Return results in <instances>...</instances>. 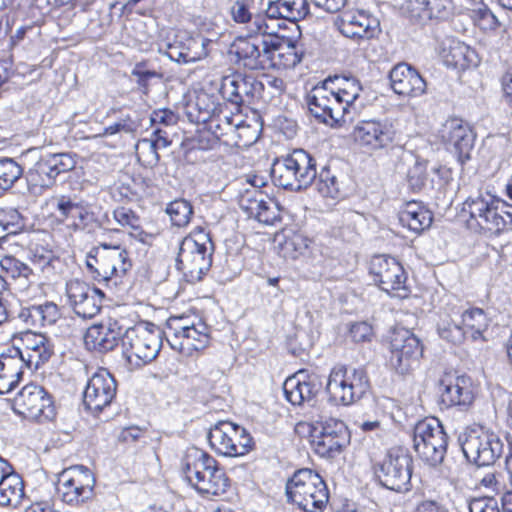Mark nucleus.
I'll use <instances>...</instances> for the list:
<instances>
[{"label":"nucleus","instance_id":"obj_52","mask_svg":"<svg viewBox=\"0 0 512 512\" xmlns=\"http://www.w3.org/2000/svg\"><path fill=\"white\" fill-rule=\"evenodd\" d=\"M428 161L417 158L412 167L409 168L407 179L409 187L413 191H421L427 181Z\"/></svg>","mask_w":512,"mask_h":512},{"label":"nucleus","instance_id":"obj_44","mask_svg":"<svg viewBox=\"0 0 512 512\" xmlns=\"http://www.w3.org/2000/svg\"><path fill=\"white\" fill-rule=\"evenodd\" d=\"M462 324L466 332H471L472 339L478 340L488 328V319L482 309L473 308L463 312Z\"/></svg>","mask_w":512,"mask_h":512},{"label":"nucleus","instance_id":"obj_22","mask_svg":"<svg viewBox=\"0 0 512 512\" xmlns=\"http://www.w3.org/2000/svg\"><path fill=\"white\" fill-rule=\"evenodd\" d=\"M117 384L114 377L104 368L99 369L89 379L84 390V405L93 412H100L111 404L116 395Z\"/></svg>","mask_w":512,"mask_h":512},{"label":"nucleus","instance_id":"obj_55","mask_svg":"<svg viewBox=\"0 0 512 512\" xmlns=\"http://www.w3.org/2000/svg\"><path fill=\"white\" fill-rule=\"evenodd\" d=\"M136 155L138 160L146 167H154L160 160L158 148L148 138L139 140L136 145Z\"/></svg>","mask_w":512,"mask_h":512},{"label":"nucleus","instance_id":"obj_4","mask_svg":"<svg viewBox=\"0 0 512 512\" xmlns=\"http://www.w3.org/2000/svg\"><path fill=\"white\" fill-rule=\"evenodd\" d=\"M214 244L202 228L194 229L179 245L176 266L191 282L202 280L212 266Z\"/></svg>","mask_w":512,"mask_h":512},{"label":"nucleus","instance_id":"obj_58","mask_svg":"<svg viewBox=\"0 0 512 512\" xmlns=\"http://www.w3.org/2000/svg\"><path fill=\"white\" fill-rule=\"evenodd\" d=\"M1 267L12 277V278H24L29 281L30 277L33 276L32 269L14 257H5L1 261Z\"/></svg>","mask_w":512,"mask_h":512},{"label":"nucleus","instance_id":"obj_17","mask_svg":"<svg viewBox=\"0 0 512 512\" xmlns=\"http://www.w3.org/2000/svg\"><path fill=\"white\" fill-rule=\"evenodd\" d=\"M311 445L316 454L333 458L349 443L350 435L346 424L339 419L329 418L321 424L318 433H314Z\"/></svg>","mask_w":512,"mask_h":512},{"label":"nucleus","instance_id":"obj_34","mask_svg":"<svg viewBox=\"0 0 512 512\" xmlns=\"http://www.w3.org/2000/svg\"><path fill=\"white\" fill-rule=\"evenodd\" d=\"M122 335L121 327L116 321L109 324L91 326L85 335V342L99 352L112 350Z\"/></svg>","mask_w":512,"mask_h":512},{"label":"nucleus","instance_id":"obj_56","mask_svg":"<svg viewBox=\"0 0 512 512\" xmlns=\"http://www.w3.org/2000/svg\"><path fill=\"white\" fill-rule=\"evenodd\" d=\"M439 336L453 344H460L464 338L466 331L463 326L449 320H442L438 324Z\"/></svg>","mask_w":512,"mask_h":512},{"label":"nucleus","instance_id":"obj_23","mask_svg":"<svg viewBox=\"0 0 512 512\" xmlns=\"http://www.w3.org/2000/svg\"><path fill=\"white\" fill-rule=\"evenodd\" d=\"M22 348L13 347L8 352L18 357L20 364L29 369H38L53 354L51 341L43 334L27 332L22 337Z\"/></svg>","mask_w":512,"mask_h":512},{"label":"nucleus","instance_id":"obj_36","mask_svg":"<svg viewBox=\"0 0 512 512\" xmlns=\"http://www.w3.org/2000/svg\"><path fill=\"white\" fill-rule=\"evenodd\" d=\"M234 423L229 421H220L210 428L207 439L210 447L218 454L223 456L235 457L236 445L233 443Z\"/></svg>","mask_w":512,"mask_h":512},{"label":"nucleus","instance_id":"obj_48","mask_svg":"<svg viewBox=\"0 0 512 512\" xmlns=\"http://www.w3.org/2000/svg\"><path fill=\"white\" fill-rule=\"evenodd\" d=\"M113 217L120 226L130 229L132 235L140 237V240L143 241L144 232L141 230L140 217L132 209L118 207L113 211Z\"/></svg>","mask_w":512,"mask_h":512},{"label":"nucleus","instance_id":"obj_39","mask_svg":"<svg viewBox=\"0 0 512 512\" xmlns=\"http://www.w3.org/2000/svg\"><path fill=\"white\" fill-rule=\"evenodd\" d=\"M23 366L18 357L11 353L2 354L0 357V394H5L14 389L22 377Z\"/></svg>","mask_w":512,"mask_h":512},{"label":"nucleus","instance_id":"obj_46","mask_svg":"<svg viewBox=\"0 0 512 512\" xmlns=\"http://www.w3.org/2000/svg\"><path fill=\"white\" fill-rule=\"evenodd\" d=\"M22 173L23 170L16 161L0 157V195L10 189Z\"/></svg>","mask_w":512,"mask_h":512},{"label":"nucleus","instance_id":"obj_60","mask_svg":"<svg viewBox=\"0 0 512 512\" xmlns=\"http://www.w3.org/2000/svg\"><path fill=\"white\" fill-rule=\"evenodd\" d=\"M257 208L252 218L260 223L271 225L278 219L277 204L268 196L267 199H262V203Z\"/></svg>","mask_w":512,"mask_h":512},{"label":"nucleus","instance_id":"obj_20","mask_svg":"<svg viewBox=\"0 0 512 512\" xmlns=\"http://www.w3.org/2000/svg\"><path fill=\"white\" fill-rule=\"evenodd\" d=\"M267 34L249 35V37H238L232 48L237 61L250 70L267 69L269 49Z\"/></svg>","mask_w":512,"mask_h":512},{"label":"nucleus","instance_id":"obj_16","mask_svg":"<svg viewBox=\"0 0 512 512\" xmlns=\"http://www.w3.org/2000/svg\"><path fill=\"white\" fill-rule=\"evenodd\" d=\"M340 33L357 43L376 38L380 32V22L368 11L346 10L336 20Z\"/></svg>","mask_w":512,"mask_h":512},{"label":"nucleus","instance_id":"obj_2","mask_svg":"<svg viewBox=\"0 0 512 512\" xmlns=\"http://www.w3.org/2000/svg\"><path fill=\"white\" fill-rule=\"evenodd\" d=\"M463 212L469 214V228L499 234L512 230V205L489 192H478L463 203Z\"/></svg>","mask_w":512,"mask_h":512},{"label":"nucleus","instance_id":"obj_12","mask_svg":"<svg viewBox=\"0 0 512 512\" xmlns=\"http://www.w3.org/2000/svg\"><path fill=\"white\" fill-rule=\"evenodd\" d=\"M95 478L83 465L71 466L58 477L57 492L61 500L70 506H80L94 497Z\"/></svg>","mask_w":512,"mask_h":512},{"label":"nucleus","instance_id":"obj_11","mask_svg":"<svg viewBox=\"0 0 512 512\" xmlns=\"http://www.w3.org/2000/svg\"><path fill=\"white\" fill-rule=\"evenodd\" d=\"M412 457L399 448L390 449L375 467L379 483L392 491L402 493L411 489Z\"/></svg>","mask_w":512,"mask_h":512},{"label":"nucleus","instance_id":"obj_14","mask_svg":"<svg viewBox=\"0 0 512 512\" xmlns=\"http://www.w3.org/2000/svg\"><path fill=\"white\" fill-rule=\"evenodd\" d=\"M13 411L24 418L44 421L55 417V406L44 388L29 384L13 399Z\"/></svg>","mask_w":512,"mask_h":512},{"label":"nucleus","instance_id":"obj_8","mask_svg":"<svg viewBox=\"0 0 512 512\" xmlns=\"http://www.w3.org/2000/svg\"><path fill=\"white\" fill-rule=\"evenodd\" d=\"M458 443L465 458L477 466H488L503 453V442L493 432L483 427H467L458 436Z\"/></svg>","mask_w":512,"mask_h":512},{"label":"nucleus","instance_id":"obj_40","mask_svg":"<svg viewBox=\"0 0 512 512\" xmlns=\"http://www.w3.org/2000/svg\"><path fill=\"white\" fill-rule=\"evenodd\" d=\"M311 244L312 241L303 234L292 232L279 243V253L283 258L296 260L309 255Z\"/></svg>","mask_w":512,"mask_h":512},{"label":"nucleus","instance_id":"obj_47","mask_svg":"<svg viewBox=\"0 0 512 512\" xmlns=\"http://www.w3.org/2000/svg\"><path fill=\"white\" fill-rule=\"evenodd\" d=\"M94 252V260L97 264L95 273L103 280H109L113 277L112 262L108 260L111 256V245L107 243H99L92 249Z\"/></svg>","mask_w":512,"mask_h":512},{"label":"nucleus","instance_id":"obj_57","mask_svg":"<svg viewBox=\"0 0 512 512\" xmlns=\"http://www.w3.org/2000/svg\"><path fill=\"white\" fill-rule=\"evenodd\" d=\"M317 191L323 196L335 199L339 196L337 179L329 170H322L316 183Z\"/></svg>","mask_w":512,"mask_h":512},{"label":"nucleus","instance_id":"obj_29","mask_svg":"<svg viewBox=\"0 0 512 512\" xmlns=\"http://www.w3.org/2000/svg\"><path fill=\"white\" fill-rule=\"evenodd\" d=\"M262 85L252 76L232 73L222 77L219 92L223 99L240 106L253 98L258 88Z\"/></svg>","mask_w":512,"mask_h":512},{"label":"nucleus","instance_id":"obj_19","mask_svg":"<svg viewBox=\"0 0 512 512\" xmlns=\"http://www.w3.org/2000/svg\"><path fill=\"white\" fill-rule=\"evenodd\" d=\"M435 51L447 67L460 70L475 65V51L454 37L447 36L440 28L433 31Z\"/></svg>","mask_w":512,"mask_h":512},{"label":"nucleus","instance_id":"obj_7","mask_svg":"<svg viewBox=\"0 0 512 512\" xmlns=\"http://www.w3.org/2000/svg\"><path fill=\"white\" fill-rule=\"evenodd\" d=\"M289 502L305 512L322 511L329 500L327 486L322 477L311 469H300L286 483Z\"/></svg>","mask_w":512,"mask_h":512},{"label":"nucleus","instance_id":"obj_41","mask_svg":"<svg viewBox=\"0 0 512 512\" xmlns=\"http://www.w3.org/2000/svg\"><path fill=\"white\" fill-rule=\"evenodd\" d=\"M24 497V486L21 478L9 473L0 483V505L16 507Z\"/></svg>","mask_w":512,"mask_h":512},{"label":"nucleus","instance_id":"obj_21","mask_svg":"<svg viewBox=\"0 0 512 512\" xmlns=\"http://www.w3.org/2000/svg\"><path fill=\"white\" fill-rule=\"evenodd\" d=\"M211 40L200 35H189L186 32L176 34L173 42L165 44L166 55L178 63L196 62L208 55Z\"/></svg>","mask_w":512,"mask_h":512},{"label":"nucleus","instance_id":"obj_42","mask_svg":"<svg viewBox=\"0 0 512 512\" xmlns=\"http://www.w3.org/2000/svg\"><path fill=\"white\" fill-rule=\"evenodd\" d=\"M58 175L48 155L41 157L29 171L30 180L41 187H51Z\"/></svg>","mask_w":512,"mask_h":512},{"label":"nucleus","instance_id":"obj_35","mask_svg":"<svg viewBox=\"0 0 512 512\" xmlns=\"http://www.w3.org/2000/svg\"><path fill=\"white\" fill-rule=\"evenodd\" d=\"M19 319L29 327H45L56 323L60 317L58 306L53 302L22 307Z\"/></svg>","mask_w":512,"mask_h":512},{"label":"nucleus","instance_id":"obj_3","mask_svg":"<svg viewBox=\"0 0 512 512\" xmlns=\"http://www.w3.org/2000/svg\"><path fill=\"white\" fill-rule=\"evenodd\" d=\"M183 473L189 484L199 493L219 496L229 487L225 472L217 466V461L206 452L189 449L183 460Z\"/></svg>","mask_w":512,"mask_h":512},{"label":"nucleus","instance_id":"obj_27","mask_svg":"<svg viewBox=\"0 0 512 512\" xmlns=\"http://www.w3.org/2000/svg\"><path fill=\"white\" fill-rule=\"evenodd\" d=\"M452 10L451 0H407L405 6L410 20L420 25L446 21Z\"/></svg>","mask_w":512,"mask_h":512},{"label":"nucleus","instance_id":"obj_64","mask_svg":"<svg viewBox=\"0 0 512 512\" xmlns=\"http://www.w3.org/2000/svg\"><path fill=\"white\" fill-rule=\"evenodd\" d=\"M469 512H501L498 501L493 497L473 498L469 502Z\"/></svg>","mask_w":512,"mask_h":512},{"label":"nucleus","instance_id":"obj_32","mask_svg":"<svg viewBox=\"0 0 512 512\" xmlns=\"http://www.w3.org/2000/svg\"><path fill=\"white\" fill-rule=\"evenodd\" d=\"M393 91L403 96H420L426 90V82L421 75L406 63L397 64L389 74Z\"/></svg>","mask_w":512,"mask_h":512},{"label":"nucleus","instance_id":"obj_25","mask_svg":"<svg viewBox=\"0 0 512 512\" xmlns=\"http://www.w3.org/2000/svg\"><path fill=\"white\" fill-rule=\"evenodd\" d=\"M269 59L267 68L292 69L304 56L303 45L270 33L267 35Z\"/></svg>","mask_w":512,"mask_h":512},{"label":"nucleus","instance_id":"obj_62","mask_svg":"<svg viewBox=\"0 0 512 512\" xmlns=\"http://www.w3.org/2000/svg\"><path fill=\"white\" fill-rule=\"evenodd\" d=\"M474 21L482 30H494L500 25L497 17L487 7L474 11Z\"/></svg>","mask_w":512,"mask_h":512},{"label":"nucleus","instance_id":"obj_38","mask_svg":"<svg viewBox=\"0 0 512 512\" xmlns=\"http://www.w3.org/2000/svg\"><path fill=\"white\" fill-rule=\"evenodd\" d=\"M432 214L417 202H409L399 213V222L403 227L415 233H421L432 224Z\"/></svg>","mask_w":512,"mask_h":512},{"label":"nucleus","instance_id":"obj_26","mask_svg":"<svg viewBox=\"0 0 512 512\" xmlns=\"http://www.w3.org/2000/svg\"><path fill=\"white\" fill-rule=\"evenodd\" d=\"M440 136L448 148L454 151L459 161L464 163L470 159L475 134L467 123L458 118L448 119L440 130Z\"/></svg>","mask_w":512,"mask_h":512},{"label":"nucleus","instance_id":"obj_6","mask_svg":"<svg viewBox=\"0 0 512 512\" xmlns=\"http://www.w3.org/2000/svg\"><path fill=\"white\" fill-rule=\"evenodd\" d=\"M163 331L154 324L137 325L126 329L121 338L122 353L131 369L153 361L162 346Z\"/></svg>","mask_w":512,"mask_h":512},{"label":"nucleus","instance_id":"obj_28","mask_svg":"<svg viewBox=\"0 0 512 512\" xmlns=\"http://www.w3.org/2000/svg\"><path fill=\"white\" fill-rule=\"evenodd\" d=\"M321 387L322 383L317 375L300 370L285 380L283 391L292 405L300 406L312 401Z\"/></svg>","mask_w":512,"mask_h":512},{"label":"nucleus","instance_id":"obj_31","mask_svg":"<svg viewBox=\"0 0 512 512\" xmlns=\"http://www.w3.org/2000/svg\"><path fill=\"white\" fill-rule=\"evenodd\" d=\"M228 12L236 24L244 25L249 35L267 34L266 17L257 12L253 0H235Z\"/></svg>","mask_w":512,"mask_h":512},{"label":"nucleus","instance_id":"obj_9","mask_svg":"<svg viewBox=\"0 0 512 512\" xmlns=\"http://www.w3.org/2000/svg\"><path fill=\"white\" fill-rule=\"evenodd\" d=\"M369 380L363 368L334 367L329 375L326 390L334 404L350 405L366 393Z\"/></svg>","mask_w":512,"mask_h":512},{"label":"nucleus","instance_id":"obj_1","mask_svg":"<svg viewBox=\"0 0 512 512\" xmlns=\"http://www.w3.org/2000/svg\"><path fill=\"white\" fill-rule=\"evenodd\" d=\"M337 90L329 89L327 82L315 87L307 96L310 113L321 123L331 127L353 123L359 115L357 105L362 90L354 77L337 78Z\"/></svg>","mask_w":512,"mask_h":512},{"label":"nucleus","instance_id":"obj_49","mask_svg":"<svg viewBox=\"0 0 512 512\" xmlns=\"http://www.w3.org/2000/svg\"><path fill=\"white\" fill-rule=\"evenodd\" d=\"M22 227V217L16 209L0 210V239L17 233Z\"/></svg>","mask_w":512,"mask_h":512},{"label":"nucleus","instance_id":"obj_63","mask_svg":"<svg viewBox=\"0 0 512 512\" xmlns=\"http://www.w3.org/2000/svg\"><path fill=\"white\" fill-rule=\"evenodd\" d=\"M131 74L137 77V84L145 94L148 93L150 80L161 77V74L156 71L146 69L145 63H137L132 69Z\"/></svg>","mask_w":512,"mask_h":512},{"label":"nucleus","instance_id":"obj_45","mask_svg":"<svg viewBox=\"0 0 512 512\" xmlns=\"http://www.w3.org/2000/svg\"><path fill=\"white\" fill-rule=\"evenodd\" d=\"M166 213L169 215L172 225L181 228L190 223L193 207L187 200L177 199L168 204Z\"/></svg>","mask_w":512,"mask_h":512},{"label":"nucleus","instance_id":"obj_61","mask_svg":"<svg viewBox=\"0 0 512 512\" xmlns=\"http://www.w3.org/2000/svg\"><path fill=\"white\" fill-rule=\"evenodd\" d=\"M234 433L231 440L236 445V456L245 455L252 447V438L244 427L237 424H234Z\"/></svg>","mask_w":512,"mask_h":512},{"label":"nucleus","instance_id":"obj_13","mask_svg":"<svg viewBox=\"0 0 512 512\" xmlns=\"http://www.w3.org/2000/svg\"><path fill=\"white\" fill-rule=\"evenodd\" d=\"M369 272L375 285L381 290L400 298L408 295L407 275L403 266L394 257L387 255L374 256L370 262Z\"/></svg>","mask_w":512,"mask_h":512},{"label":"nucleus","instance_id":"obj_18","mask_svg":"<svg viewBox=\"0 0 512 512\" xmlns=\"http://www.w3.org/2000/svg\"><path fill=\"white\" fill-rule=\"evenodd\" d=\"M165 335L171 348L181 353L204 349L209 342L208 327L202 322L181 326L179 321L168 320Z\"/></svg>","mask_w":512,"mask_h":512},{"label":"nucleus","instance_id":"obj_51","mask_svg":"<svg viewBox=\"0 0 512 512\" xmlns=\"http://www.w3.org/2000/svg\"><path fill=\"white\" fill-rule=\"evenodd\" d=\"M103 298L104 293L94 287L90 296L74 312L83 319H91L100 312Z\"/></svg>","mask_w":512,"mask_h":512},{"label":"nucleus","instance_id":"obj_43","mask_svg":"<svg viewBox=\"0 0 512 512\" xmlns=\"http://www.w3.org/2000/svg\"><path fill=\"white\" fill-rule=\"evenodd\" d=\"M53 203L55 205V210L58 213L60 221L64 222L70 218L79 217L81 223L78 226H83V224H86L84 221L89 217V214L70 197L64 195L55 197L53 199Z\"/></svg>","mask_w":512,"mask_h":512},{"label":"nucleus","instance_id":"obj_54","mask_svg":"<svg viewBox=\"0 0 512 512\" xmlns=\"http://www.w3.org/2000/svg\"><path fill=\"white\" fill-rule=\"evenodd\" d=\"M108 260L112 262L113 276L116 277L125 275L132 267L128 252L120 246L111 245V256Z\"/></svg>","mask_w":512,"mask_h":512},{"label":"nucleus","instance_id":"obj_37","mask_svg":"<svg viewBox=\"0 0 512 512\" xmlns=\"http://www.w3.org/2000/svg\"><path fill=\"white\" fill-rule=\"evenodd\" d=\"M309 14L307 0H275L266 9V16L272 19L283 18L289 21L304 19Z\"/></svg>","mask_w":512,"mask_h":512},{"label":"nucleus","instance_id":"obj_50","mask_svg":"<svg viewBox=\"0 0 512 512\" xmlns=\"http://www.w3.org/2000/svg\"><path fill=\"white\" fill-rule=\"evenodd\" d=\"M93 288L94 287L90 286L86 282L78 279L70 280L67 283L66 294L74 311L90 296V292Z\"/></svg>","mask_w":512,"mask_h":512},{"label":"nucleus","instance_id":"obj_30","mask_svg":"<svg viewBox=\"0 0 512 512\" xmlns=\"http://www.w3.org/2000/svg\"><path fill=\"white\" fill-rule=\"evenodd\" d=\"M200 120L207 122L209 131L213 134L212 143L200 145L202 148H213L224 137H229V139L224 140L229 142L233 140L232 136L236 133L241 137L239 131L248 128L240 123H234L232 115L224 114L223 112L216 113L214 107L204 109V111L200 110Z\"/></svg>","mask_w":512,"mask_h":512},{"label":"nucleus","instance_id":"obj_33","mask_svg":"<svg viewBox=\"0 0 512 512\" xmlns=\"http://www.w3.org/2000/svg\"><path fill=\"white\" fill-rule=\"evenodd\" d=\"M440 386L441 404L446 408L468 406L473 402L474 394L469 377L457 376L454 379H443Z\"/></svg>","mask_w":512,"mask_h":512},{"label":"nucleus","instance_id":"obj_15","mask_svg":"<svg viewBox=\"0 0 512 512\" xmlns=\"http://www.w3.org/2000/svg\"><path fill=\"white\" fill-rule=\"evenodd\" d=\"M390 364L399 374H407L419 363L423 353L420 340L407 329L395 330L390 339Z\"/></svg>","mask_w":512,"mask_h":512},{"label":"nucleus","instance_id":"obj_5","mask_svg":"<svg viewBox=\"0 0 512 512\" xmlns=\"http://www.w3.org/2000/svg\"><path fill=\"white\" fill-rule=\"evenodd\" d=\"M316 176V161L303 149H296L286 157L277 159L271 169L273 183L291 191L306 189Z\"/></svg>","mask_w":512,"mask_h":512},{"label":"nucleus","instance_id":"obj_53","mask_svg":"<svg viewBox=\"0 0 512 512\" xmlns=\"http://www.w3.org/2000/svg\"><path fill=\"white\" fill-rule=\"evenodd\" d=\"M262 199H267V195L256 187H252L250 189H246L240 195L238 203L240 208L252 218L254 212L258 209L257 207L262 203Z\"/></svg>","mask_w":512,"mask_h":512},{"label":"nucleus","instance_id":"obj_24","mask_svg":"<svg viewBox=\"0 0 512 512\" xmlns=\"http://www.w3.org/2000/svg\"><path fill=\"white\" fill-rule=\"evenodd\" d=\"M356 143L367 150L376 151L388 147L394 140L395 131L388 121L362 120L353 130Z\"/></svg>","mask_w":512,"mask_h":512},{"label":"nucleus","instance_id":"obj_59","mask_svg":"<svg viewBox=\"0 0 512 512\" xmlns=\"http://www.w3.org/2000/svg\"><path fill=\"white\" fill-rule=\"evenodd\" d=\"M139 124L133 120L130 116L119 118L113 124L105 127L103 132L99 136H112L116 134H133L138 129Z\"/></svg>","mask_w":512,"mask_h":512},{"label":"nucleus","instance_id":"obj_10","mask_svg":"<svg viewBox=\"0 0 512 512\" xmlns=\"http://www.w3.org/2000/svg\"><path fill=\"white\" fill-rule=\"evenodd\" d=\"M448 437L436 418H425L416 423L413 430V448L417 455L430 466L441 464L445 458Z\"/></svg>","mask_w":512,"mask_h":512}]
</instances>
